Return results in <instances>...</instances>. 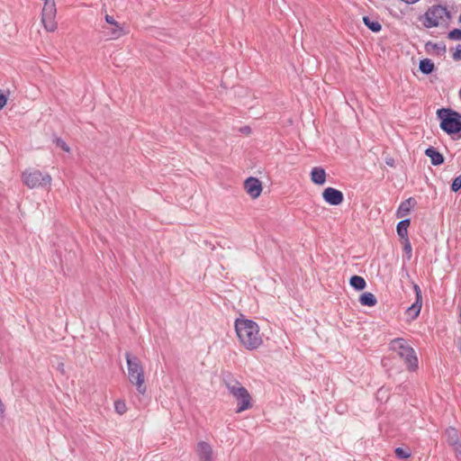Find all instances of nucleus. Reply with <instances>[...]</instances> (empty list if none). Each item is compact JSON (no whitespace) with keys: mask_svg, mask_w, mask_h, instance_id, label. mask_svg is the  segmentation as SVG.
I'll use <instances>...</instances> for the list:
<instances>
[{"mask_svg":"<svg viewBox=\"0 0 461 461\" xmlns=\"http://www.w3.org/2000/svg\"><path fill=\"white\" fill-rule=\"evenodd\" d=\"M364 24L373 32H379L382 30V25L377 20H372L369 16L363 17Z\"/></svg>","mask_w":461,"mask_h":461,"instance_id":"b1692460","label":"nucleus"},{"mask_svg":"<svg viewBox=\"0 0 461 461\" xmlns=\"http://www.w3.org/2000/svg\"><path fill=\"white\" fill-rule=\"evenodd\" d=\"M349 285L356 291H363L366 286V282L364 277L354 275L349 278Z\"/></svg>","mask_w":461,"mask_h":461,"instance_id":"5701e85b","label":"nucleus"},{"mask_svg":"<svg viewBox=\"0 0 461 461\" xmlns=\"http://www.w3.org/2000/svg\"><path fill=\"white\" fill-rule=\"evenodd\" d=\"M425 50L428 53L434 51L437 56H444L447 51V48L444 42L434 43L432 41H428L425 44Z\"/></svg>","mask_w":461,"mask_h":461,"instance_id":"6ab92c4d","label":"nucleus"},{"mask_svg":"<svg viewBox=\"0 0 461 461\" xmlns=\"http://www.w3.org/2000/svg\"><path fill=\"white\" fill-rule=\"evenodd\" d=\"M386 164H387L388 166H390V167H393V165H394V160H393V158H388V159H386Z\"/></svg>","mask_w":461,"mask_h":461,"instance_id":"473e14b6","label":"nucleus"},{"mask_svg":"<svg viewBox=\"0 0 461 461\" xmlns=\"http://www.w3.org/2000/svg\"><path fill=\"white\" fill-rule=\"evenodd\" d=\"M231 395L238 402L237 412L244 411L252 407V398L245 387H240L239 390L233 391Z\"/></svg>","mask_w":461,"mask_h":461,"instance_id":"6e6552de","label":"nucleus"},{"mask_svg":"<svg viewBox=\"0 0 461 461\" xmlns=\"http://www.w3.org/2000/svg\"><path fill=\"white\" fill-rule=\"evenodd\" d=\"M389 348L394 351L404 360V364L409 371L414 372L419 367V361L415 350L411 347L403 338H396L389 343Z\"/></svg>","mask_w":461,"mask_h":461,"instance_id":"7ed1b4c3","label":"nucleus"},{"mask_svg":"<svg viewBox=\"0 0 461 461\" xmlns=\"http://www.w3.org/2000/svg\"><path fill=\"white\" fill-rule=\"evenodd\" d=\"M104 19L106 23L111 25L110 28H107L106 32L107 35L111 39H118L125 34L124 29L120 25L119 23L115 21V19L113 16L106 14Z\"/></svg>","mask_w":461,"mask_h":461,"instance_id":"ddd939ff","label":"nucleus"},{"mask_svg":"<svg viewBox=\"0 0 461 461\" xmlns=\"http://www.w3.org/2000/svg\"><path fill=\"white\" fill-rule=\"evenodd\" d=\"M56 13L55 1L45 0L41 13V22L48 32H54L57 29V23L55 21Z\"/></svg>","mask_w":461,"mask_h":461,"instance_id":"0eeeda50","label":"nucleus"},{"mask_svg":"<svg viewBox=\"0 0 461 461\" xmlns=\"http://www.w3.org/2000/svg\"><path fill=\"white\" fill-rule=\"evenodd\" d=\"M424 27L429 29L438 27L440 23H448L451 19V14L447 7L441 5H434L430 6L424 14Z\"/></svg>","mask_w":461,"mask_h":461,"instance_id":"39448f33","label":"nucleus"},{"mask_svg":"<svg viewBox=\"0 0 461 461\" xmlns=\"http://www.w3.org/2000/svg\"><path fill=\"white\" fill-rule=\"evenodd\" d=\"M53 143H55V145L58 147V148H60L62 150H64L65 152H69L70 151V148L68 147V145L66 143V141L60 138V137H57L55 136L53 138Z\"/></svg>","mask_w":461,"mask_h":461,"instance_id":"393cba45","label":"nucleus"},{"mask_svg":"<svg viewBox=\"0 0 461 461\" xmlns=\"http://www.w3.org/2000/svg\"><path fill=\"white\" fill-rule=\"evenodd\" d=\"M7 102V97L5 94L0 93V111L5 107Z\"/></svg>","mask_w":461,"mask_h":461,"instance_id":"2f4dec72","label":"nucleus"},{"mask_svg":"<svg viewBox=\"0 0 461 461\" xmlns=\"http://www.w3.org/2000/svg\"><path fill=\"white\" fill-rule=\"evenodd\" d=\"M424 154L430 158V162L433 166H440L444 163V156L434 147H428Z\"/></svg>","mask_w":461,"mask_h":461,"instance_id":"dca6fc26","label":"nucleus"},{"mask_svg":"<svg viewBox=\"0 0 461 461\" xmlns=\"http://www.w3.org/2000/svg\"><path fill=\"white\" fill-rule=\"evenodd\" d=\"M322 198L330 205H339L344 200V195L339 189L327 187L322 192Z\"/></svg>","mask_w":461,"mask_h":461,"instance_id":"9d476101","label":"nucleus"},{"mask_svg":"<svg viewBox=\"0 0 461 461\" xmlns=\"http://www.w3.org/2000/svg\"><path fill=\"white\" fill-rule=\"evenodd\" d=\"M310 176L312 182L317 185H322L326 183L327 174L325 169L321 167H312Z\"/></svg>","mask_w":461,"mask_h":461,"instance_id":"2eb2a0df","label":"nucleus"},{"mask_svg":"<svg viewBox=\"0 0 461 461\" xmlns=\"http://www.w3.org/2000/svg\"><path fill=\"white\" fill-rule=\"evenodd\" d=\"M244 188L252 198H258L262 192V184L257 177L249 176L244 182Z\"/></svg>","mask_w":461,"mask_h":461,"instance_id":"f8f14e48","label":"nucleus"},{"mask_svg":"<svg viewBox=\"0 0 461 461\" xmlns=\"http://www.w3.org/2000/svg\"><path fill=\"white\" fill-rule=\"evenodd\" d=\"M447 444L451 446L457 455H461V441L458 430L454 427H448L445 430Z\"/></svg>","mask_w":461,"mask_h":461,"instance_id":"9b49d317","label":"nucleus"},{"mask_svg":"<svg viewBox=\"0 0 461 461\" xmlns=\"http://www.w3.org/2000/svg\"><path fill=\"white\" fill-rule=\"evenodd\" d=\"M447 39L451 41H461V29L455 28L447 32Z\"/></svg>","mask_w":461,"mask_h":461,"instance_id":"cd10ccee","label":"nucleus"},{"mask_svg":"<svg viewBox=\"0 0 461 461\" xmlns=\"http://www.w3.org/2000/svg\"><path fill=\"white\" fill-rule=\"evenodd\" d=\"M461 189V175L456 176L450 185V190L453 193H457Z\"/></svg>","mask_w":461,"mask_h":461,"instance_id":"bb28decb","label":"nucleus"},{"mask_svg":"<svg viewBox=\"0 0 461 461\" xmlns=\"http://www.w3.org/2000/svg\"><path fill=\"white\" fill-rule=\"evenodd\" d=\"M419 68L423 75H430L435 70V65L431 59H423L419 63Z\"/></svg>","mask_w":461,"mask_h":461,"instance_id":"4be33fe9","label":"nucleus"},{"mask_svg":"<svg viewBox=\"0 0 461 461\" xmlns=\"http://www.w3.org/2000/svg\"><path fill=\"white\" fill-rule=\"evenodd\" d=\"M411 224V219L410 218H407V219H403L401 221H399L396 225V232H397V235L402 239V240H407L408 237V228Z\"/></svg>","mask_w":461,"mask_h":461,"instance_id":"aec40b11","label":"nucleus"},{"mask_svg":"<svg viewBox=\"0 0 461 461\" xmlns=\"http://www.w3.org/2000/svg\"><path fill=\"white\" fill-rule=\"evenodd\" d=\"M452 58L456 61L461 60V45L460 44H458L456 47V51L453 53Z\"/></svg>","mask_w":461,"mask_h":461,"instance_id":"7c9ffc66","label":"nucleus"},{"mask_svg":"<svg viewBox=\"0 0 461 461\" xmlns=\"http://www.w3.org/2000/svg\"><path fill=\"white\" fill-rule=\"evenodd\" d=\"M395 456L399 459H407L411 456V451L404 449L402 447H396L394 450Z\"/></svg>","mask_w":461,"mask_h":461,"instance_id":"a878e982","label":"nucleus"},{"mask_svg":"<svg viewBox=\"0 0 461 461\" xmlns=\"http://www.w3.org/2000/svg\"><path fill=\"white\" fill-rule=\"evenodd\" d=\"M358 301L361 305L368 307H373L377 303L376 297L370 292H365L360 294Z\"/></svg>","mask_w":461,"mask_h":461,"instance_id":"412c9836","label":"nucleus"},{"mask_svg":"<svg viewBox=\"0 0 461 461\" xmlns=\"http://www.w3.org/2000/svg\"><path fill=\"white\" fill-rule=\"evenodd\" d=\"M114 409L115 411L121 415L125 413L127 411L126 404L123 401H116L114 402Z\"/></svg>","mask_w":461,"mask_h":461,"instance_id":"c756f323","label":"nucleus"},{"mask_svg":"<svg viewBox=\"0 0 461 461\" xmlns=\"http://www.w3.org/2000/svg\"><path fill=\"white\" fill-rule=\"evenodd\" d=\"M197 455L200 461H212V448L205 441H200L197 444Z\"/></svg>","mask_w":461,"mask_h":461,"instance_id":"4468645a","label":"nucleus"},{"mask_svg":"<svg viewBox=\"0 0 461 461\" xmlns=\"http://www.w3.org/2000/svg\"><path fill=\"white\" fill-rule=\"evenodd\" d=\"M241 131L249 132V131H250V129H249V127L246 126V127L242 128Z\"/></svg>","mask_w":461,"mask_h":461,"instance_id":"72a5a7b5","label":"nucleus"},{"mask_svg":"<svg viewBox=\"0 0 461 461\" xmlns=\"http://www.w3.org/2000/svg\"><path fill=\"white\" fill-rule=\"evenodd\" d=\"M413 290L415 292V302L406 310V314L411 317V320L418 318L422 307V294L420 286L414 284Z\"/></svg>","mask_w":461,"mask_h":461,"instance_id":"1a4fd4ad","label":"nucleus"},{"mask_svg":"<svg viewBox=\"0 0 461 461\" xmlns=\"http://www.w3.org/2000/svg\"><path fill=\"white\" fill-rule=\"evenodd\" d=\"M23 181L29 188L46 187L50 185L51 177L49 174H42L38 169L25 170L22 175Z\"/></svg>","mask_w":461,"mask_h":461,"instance_id":"423d86ee","label":"nucleus"},{"mask_svg":"<svg viewBox=\"0 0 461 461\" xmlns=\"http://www.w3.org/2000/svg\"><path fill=\"white\" fill-rule=\"evenodd\" d=\"M125 358L129 381L136 385V389L140 394H144L147 387L144 381V370L140 358L130 352L125 353Z\"/></svg>","mask_w":461,"mask_h":461,"instance_id":"20e7f679","label":"nucleus"},{"mask_svg":"<svg viewBox=\"0 0 461 461\" xmlns=\"http://www.w3.org/2000/svg\"><path fill=\"white\" fill-rule=\"evenodd\" d=\"M458 22L461 23V14L459 15Z\"/></svg>","mask_w":461,"mask_h":461,"instance_id":"f704fd0d","label":"nucleus"},{"mask_svg":"<svg viewBox=\"0 0 461 461\" xmlns=\"http://www.w3.org/2000/svg\"><path fill=\"white\" fill-rule=\"evenodd\" d=\"M440 129L452 140L461 139V114L451 108H439L436 112Z\"/></svg>","mask_w":461,"mask_h":461,"instance_id":"f03ea898","label":"nucleus"},{"mask_svg":"<svg viewBox=\"0 0 461 461\" xmlns=\"http://www.w3.org/2000/svg\"><path fill=\"white\" fill-rule=\"evenodd\" d=\"M222 380L230 394L233 393V391L239 390L240 387H243L241 384L237 379H235L230 373L223 375Z\"/></svg>","mask_w":461,"mask_h":461,"instance_id":"a211bd4d","label":"nucleus"},{"mask_svg":"<svg viewBox=\"0 0 461 461\" xmlns=\"http://www.w3.org/2000/svg\"><path fill=\"white\" fill-rule=\"evenodd\" d=\"M235 331L240 344L249 350L257 349L262 343L259 328L256 321L237 318L234 322Z\"/></svg>","mask_w":461,"mask_h":461,"instance_id":"f257e3e1","label":"nucleus"},{"mask_svg":"<svg viewBox=\"0 0 461 461\" xmlns=\"http://www.w3.org/2000/svg\"><path fill=\"white\" fill-rule=\"evenodd\" d=\"M417 204V202L415 198L409 197L408 199L404 200L399 205L397 211H396V217L397 218H402L405 215H407L412 207H414Z\"/></svg>","mask_w":461,"mask_h":461,"instance_id":"f3484780","label":"nucleus"},{"mask_svg":"<svg viewBox=\"0 0 461 461\" xmlns=\"http://www.w3.org/2000/svg\"><path fill=\"white\" fill-rule=\"evenodd\" d=\"M403 240V251L404 253L406 254V258L407 259L409 260L411 258V251H412V249H411V241H410V239L407 238V240Z\"/></svg>","mask_w":461,"mask_h":461,"instance_id":"c85d7f7f","label":"nucleus"}]
</instances>
